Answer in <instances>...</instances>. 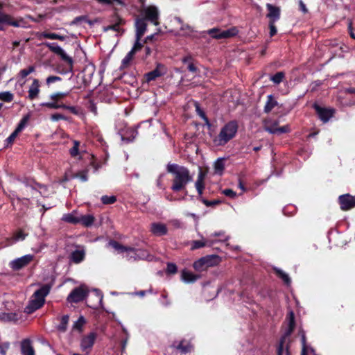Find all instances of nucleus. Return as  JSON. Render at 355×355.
I'll return each mask as SVG.
<instances>
[{"mask_svg": "<svg viewBox=\"0 0 355 355\" xmlns=\"http://www.w3.org/2000/svg\"><path fill=\"white\" fill-rule=\"evenodd\" d=\"M110 245L115 250H116L118 251H121L122 252H129V251H131V252L135 251L134 248H130V247L124 246L116 241H111L110 242Z\"/></svg>", "mask_w": 355, "mask_h": 355, "instance_id": "72a5a7b5", "label": "nucleus"}, {"mask_svg": "<svg viewBox=\"0 0 355 355\" xmlns=\"http://www.w3.org/2000/svg\"><path fill=\"white\" fill-rule=\"evenodd\" d=\"M76 213V211H73L71 213L64 214L62 220L66 223L73 225L79 224V217L74 215Z\"/></svg>", "mask_w": 355, "mask_h": 355, "instance_id": "c756f323", "label": "nucleus"}, {"mask_svg": "<svg viewBox=\"0 0 355 355\" xmlns=\"http://www.w3.org/2000/svg\"><path fill=\"white\" fill-rule=\"evenodd\" d=\"M206 241H200V240H196L192 241L191 243V250H195L199 248H202L205 246H206Z\"/></svg>", "mask_w": 355, "mask_h": 355, "instance_id": "de8ad7c7", "label": "nucleus"}, {"mask_svg": "<svg viewBox=\"0 0 355 355\" xmlns=\"http://www.w3.org/2000/svg\"><path fill=\"white\" fill-rule=\"evenodd\" d=\"M76 176L79 178L82 182H86L88 180L87 171H81L78 172Z\"/></svg>", "mask_w": 355, "mask_h": 355, "instance_id": "0e129e2a", "label": "nucleus"}, {"mask_svg": "<svg viewBox=\"0 0 355 355\" xmlns=\"http://www.w3.org/2000/svg\"><path fill=\"white\" fill-rule=\"evenodd\" d=\"M137 135V130L133 127L127 128L121 132V139L127 142L132 141Z\"/></svg>", "mask_w": 355, "mask_h": 355, "instance_id": "412c9836", "label": "nucleus"}, {"mask_svg": "<svg viewBox=\"0 0 355 355\" xmlns=\"http://www.w3.org/2000/svg\"><path fill=\"white\" fill-rule=\"evenodd\" d=\"M17 136H18V134L17 132H15V131H13L10 134V135L5 140V142H6V147L12 146Z\"/></svg>", "mask_w": 355, "mask_h": 355, "instance_id": "4d7b16f0", "label": "nucleus"}, {"mask_svg": "<svg viewBox=\"0 0 355 355\" xmlns=\"http://www.w3.org/2000/svg\"><path fill=\"white\" fill-rule=\"evenodd\" d=\"M140 40H137L136 38L135 43L132 49L130 50L131 51H133V53L135 54L144 47L143 44L140 42Z\"/></svg>", "mask_w": 355, "mask_h": 355, "instance_id": "052dcab7", "label": "nucleus"}, {"mask_svg": "<svg viewBox=\"0 0 355 355\" xmlns=\"http://www.w3.org/2000/svg\"><path fill=\"white\" fill-rule=\"evenodd\" d=\"M44 45L46 46L50 51L58 55L60 59L67 64L69 71H73V58L69 56L60 46H59L56 43L51 42H44Z\"/></svg>", "mask_w": 355, "mask_h": 355, "instance_id": "6e6552de", "label": "nucleus"}, {"mask_svg": "<svg viewBox=\"0 0 355 355\" xmlns=\"http://www.w3.org/2000/svg\"><path fill=\"white\" fill-rule=\"evenodd\" d=\"M17 314L15 313H1L0 321L2 322H12L17 321Z\"/></svg>", "mask_w": 355, "mask_h": 355, "instance_id": "e433bc0d", "label": "nucleus"}, {"mask_svg": "<svg viewBox=\"0 0 355 355\" xmlns=\"http://www.w3.org/2000/svg\"><path fill=\"white\" fill-rule=\"evenodd\" d=\"M95 220V218L92 215H82L79 217V223L83 225L84 227H90L93 225Z\"/></svg>", "mask_w": 355, "mask_h": 355, "instance_id": "7c9ffc66", "label": "nucleus"}, {"mask_svg": "<svg viewBox=\"0 0 355 355\" xmlns=\"http://www.w3.org/2000/svg\"><path fill=\"white\" fill-rule=\"evenodd\" d=\"M352 25H353L352 21L351 20H349L348 24H347L348 32H349L350 37L352 39L355 40V33L353 31V26Z\"/></svg>", "mask_w": 355, "mask_h": 355, "instance_id": "338daca9", "label": "nucleus"}, {"mask_svg": "<svg viewBox=\"0 0 355 355\" xmlns=\"http://www.w3.org/2000/svg\"><path fill=\"white\" fill-rule=\"evenodd\" d=\"M222 193L230 198H234L236 196V193L231 189L223 190Z\"/></svg>", "mask_w": 355, "mask_h": 355, "instance_id": "e2e57ef3", "label": "nucleus"}, {"mask_svg": "<svg viewBox=\"0 0 355 355\" xmlns=\"http://www.w3.org/2000/svg\"><path fill=\"white\" fill-rule=\"evenodd\" d=\"M171 347L176 349L181 354H186L192 352L193 346L189 340L185 339L182 340L178 344L174 342L171 345Z\"/></svg>", "mask_w": 355, "mask_h": 355, "instance_id": "a211bd4d", "label": "nucleus"}, {"mask_svg": "<svg viewBox=\"0 0 355 355\" xmlns=\"http://www.w3.org/2000/svg\"><path fill=\"white\" fill-rule=\"evenodd\" d=\"M278 105L273 95L270 94L267 96V101L263 108V112L266 114L270 113L272 110Z\"/></svg>", "mask_w": 355, "mask_h": 355, "instance_id": "bb28decb", "label": "nucleus"}, {"mask_svg": "<svg viewBox=\"0 0 355 355\" xmlns=\"http://www.w3.org/2000/svg\"><path fill=\"white\" fill-rule=\"evenodd\" d=\"M14 99V94L10 92H0V101L10 103Z\"/></svg>", "mask_w": 355, "mask_h": 355, "instance_id": "ea45409f", "label": "nucleus"}, {"mask_svg": "<svg viewBox=\"0 0 355 355\" xmlns=\"http://www.w3.org/2000/svg\"><path fill=\"white\" fill-rule=\"evenodd\" d=\"M69 94V92H55L50 96V98L53 101H59L60 100L65 98Z\"/></svg>", "mask_w": 355, "mask_h": 355, "instance_id": "8fccbe9b", "label": "nucleus"}, {"mask_svg": "<svg viewBox=\"0 0 355 355\" xmlns=\"http://www.w3.org/2000/svg\"><path fill=\"white\" fill-rule=\"evenodd\" d=\"M119 19H124L122 18L118 13L116 8H114V13L111 15L110 19V24H116L118 21H119Z\"/></svg>", "mask_w": 355, "mask_h": 355, "instance_id": "6e6d98bb", "label": "nucleus"}, {"mask_svg": "<svg viewBox=\"0 0 355 355\" xmlns=\"http://www.w3.org/2000/svg\"><path fill=\"white\" fill-rule=\"evenodd\" d=\"M275 22L276 21H268V27L270 29V37L275 36L277 33V28L275 26Z\"/></svg>", "mask_w": 355, "mask_h": 355, "instance_id": "13d9d810", "label": "nucleus"}, {"mask_svg": "<svg viewBox=\"0 0 355 355\" xmlns=\"http://www.w3.org/2000/svg\"><path fill=\"white\" fill-rule=\"evenodd\" d=\"M166 171L173 175L171 190L175 193L184 192L187 196V186L193 181V176L188 168L177 164H168Z\"/></svg>", "mask_w": 355, "mask_h": 355, "instance_id": "f257e3e1", "label": "nucleus"}, {"mask_svg": "<svg viewBox=\"0 0 355 355\" xmlns=\"http://www.w3.org/2000/svg\"><path fill=\"white\" fill-rule=\"evenodd\" d=\"M194 107H195L196 112L197 114L205 121V123L206 125H207L208 127H210L211 126L210 121H209L208 117L207 116L205 111L200 107L199 103L197 101H195Z\"/></svg>", "mask_w": 355, "mask_h": 355, "instance_id": "cd10ccee", "label": "nucleus"}, {"mask_svg": "<svg viewBox=\"0 0 355 355\" xmlns=\"http://www.w3.org/2000/svg\"><path fill=\"white\" fill-rule=\"evenodd\" d=\"M86 321L83 316H80L78 319L74 322L73 325V328L77 329L78 331H82V328L83 325L85 324Z\"/></svg>", "mask_w": 355, "mask_h": 355, "instance_id": "3c124183", "label": "nucleus"}, {"mask_svg": "<svg viewBox=\"0 0 355 355\" xmlns=\"http://www.w3.org/2000/svg\"><path fill=\"white\" fill-rule=\"evenodd\" d=\"M264 130L272 135H280L290 132L289 125L279 127V121L271 118L265 119L263 121Z\"/></svg>", "mask_w": 355, "mask_h": 355, "instance_id": "0eeeda50", "label": "nucleus"}, {"mask_svg": "<svg viewBox=\"0 0 355 355\" xmlns=\"http://www.w3.org/2000/svg\"><path fill=\"white\" fill-rule=\"evenodd\" d=\"M62 78L60 76H50L46 80V83L48 86L51 84L54 83L58 81H61Z\"/></svg>", "mask_w": 355, "mask_h": 355, "instance_id": "bf43d9fd", "label": "nucleus"}, {"mask_svg": "<svg viewBox=\"0 0 355 355\" xmlns=\"http://www.w3.org/2000/svg\"><path fill=\"white\" fill-rule=\"evenodd\" d=\"M275 274L279 278H281L286 284L288 285L291 284V281L289 276L286 273H285L284 271H282V270L275 269Z\"/></svg>", "mask_w": 355, "mask_h": 355, "instance_id": "c03bdc74", "label": "nucleus"}, {"mask_svg": "<svg viewBox=\"0 0 355 355\" xmlns=\"http://www.w3.org/2000/svg\"><path fill=\"white\" fill-rule=\"evenodd\" d=\"M116 201V197L115 196H103L101 197V202L104 205H111Z\"/></svg>", "mask_w": 355, "mask_h": 355, "instance_id": "603ef678", "label": "nucleus"}, {"mask_svg": "<svg viewBox=\"0 0 355 355\" xmlns=\"http://www.w3.org/2000/svg\"><path fill=\"white\" fill-rule=\"evenodd\" d=\"M139 15L141 18L146 21H149L155 26L159 24V11L155 6H143L139 10Z\"/></svg>", "mask_w": 355, "mask_h": 355, "instance_id": "39448f33", "label": "nucleus"}, {"mask_svg": "<svg viewBox=\"0 0 355 355\" xmlns=\"http://www.w3.org/2000/svg\"><path fill=\"white\" fill-rule=\"evenodd\" d=\"M21 182L27 187H31L33 190H36V181L33 178L24 177L21 179Z\"/></svg>", "mask_w": 355, "mask_h": 355, "instance_id": "79ce46f5", "label": "nucleus"}, {"mask_svg": "<svg viewBox=\"0 0 355 355\" xmlns=\"http://www.w3.org/2000/svg\"><path fill=\"white\" fill-rule=\"evenodd\" d=\"M69 317L68 315H64L60 319V323L58 326V330L61 332H65L67 329Z\"/></svg>", "mask_w": 355, "mask_h": 355, "instance_id": "4c0bfd02", "label": "nucleus"}, {"mask_svg": "<svg viewBox=\"0 0 355 355\" xmlns=\"http://www.w3.org/2000/svg\"><path fill=\"white\" fill-rule=\"evenodd\" d=\"M5 3L0 1V31H5V26L19 27V23L11 15L3 11Z\"/></svg>", "mask_w": 355, "mask_h": 355, "instance_id": "9d476101", "label": "nucleus"}, {"mask_svg": "<svg viewBox=\"0 0 355 355\" xmlns=\"http://www.w3.org/2000/svg\"><path fill=\"white\" fill-rule=\"evenodd\" d=\"M51 119L53 121H58L60 120H65L66 117L62 114L55 113L51 116Z\"/></svg>", "mask_w": 355, "mask_h": 355, "instance_id": "69168bd1", "label": "nucleus"}, {"mask_svg": "<svg viewBox=\"0 0 355 355\" xmlns=\"http://www.w3.org/2000/svg\"><path fill=\"white\" fill-rule=\"evenodd\" d=\"M35 67L31 65V66H29L28 68L26 69H21L20 71H19V76H21V78H25L26 76H28L30 73H33V71H35Z\"/></svg>", "mask_w": 355, "mask_h": 355, "instance_id": "864d4df0", "label": "nucleus"}, {"mask_svg": "<svg viewBox=\"0 0 355 355\" xmlns=\"http://www.w3.org/2000/svg\"><path fill=\"white\" fill-rule=\"evenodd\" d=\"M136 38L141 40L145 34L147 29V23L145 19L140 16H137L135 19Z\"/></svg>", "mask_w": 355, "mask_h": 355, "instance_id": "6ab92c4d", "label": "nucleus"}, {"mask_svg": "<svg viewBox=\"0 0 355 355\" xmlns=\"http://www.w3.org/2000/svg\"><path fill=\"white\" fill-rule=\"evenodd\" d=\"M81 21L87 22L89 25L93 24V22L92 21H90L89 19H88L87 16H86V15H81V16L75 17L72 21V24L78 25V24H80Z\"/></svg>", "mask_w": 355, "mask_h": 355, "instance_id": "09e8293b", "label": "nucleus"}, {"mask_svg": "<svg viewBox=\"0 0 355 355\" xmlns=\"http://www.w3.org/2000/svg\"><path fill=\"white\" fill-rule=\"evenodd\" d=\"M266 8L268 10L266 17L268 18V21L277 22L281 16L280 8L271 3H266Z\"/></svg>", "mask_w": 355, "mask_h": 355, "instance_id": "f3484780", "label": "nucleus"}, {"mask_svg": "<svg viewBox=\"0 0 355 355\" xmlns=\"http://www.w3.org/2000/svg\"><path fill=\"white\" fill-rule=\"evenodd\" d=\"M239 33L236 27H232L227 30H221L218 28H213L207 31V34L214 39H227L236 36Z\"/></svg>", "mask_w": 355, "mask_h": 355, "instance_id": "1a4fd4ad", "label": "nucleus"}, {"mask_svg": "<svg viewBox=\"0 0 355 355\" xmlns=\"http://www.w3.org/2000/svg\"><path fill=\"white\" fill-rule=\"evenodd\" d=\"M338 203L343 211H347L355 207V196L349 193L343 194L338 197Z\"/></svg>", "mask_w": 355, "mask_h": 355, "instance_id": "2eb2a0df", "label": "nucleus"}, {"mask_svg": "<svg viewBox=\"0 0 355 355\" xmlns=\"http://www.w3.org/2000/svg\"><path fill=\"white\" fill-rule=\"evenodd\" d=\"M135 55V53H134L133 51H130L125 56V58L122 60L120 69H123L125 68L128 67Z\"/></svg>", "mask_w": 355, "mask_h": 355, "instance_id": "c9c22d12", "label": "nucleus"}, {"mask_svg": "<svg viewBox=\"0 0 355 355\" xmlns=\"http://www.w3.org/2000/svg\"><path fill=\"white\" fill-rule=\"evenodd\" d=\"M239 129V124L236 120H232L225 123L219 134L213 139L216 146H223L235 137Z\"/></svg>", "mask_w": 355, "mask_h": 355, "instance_id": "f03ea898", "label": "nucleus"}, {"mask_svg": "<svg viewBox=\"0 0 355 355\" xmlns=\"http://www.w3.org/2000/svg\"><path fill=\"white\" fill-rule=\"evenodd\" d=\"M287 320L288 321V329L279 339L277 347V355H283V353L285 351L284 348L286 340L295 328V314L293 311H290L288 313Z\"/></svg>", "mask_w": 355, "mask_h": 355, "instance_id": "20e7f679", "label": "nucleus"}, {"mask_svg": "<svg viewBox=\"0 0 355 355\" xmlns=\"http://www.w3.org/2000/svg\"><path fill=\"white\" fill-rule=\"evenodd\" d=\"M41 106L45 107L49 109H60L63 108V103H59L58 101L42 103Z\"/></svg>", "mask_w": 355, "mask_h": 355, "instance_id": "a18cd8bd", "label": "nucleus"}, {"mask_svg": "<svg viewBox=\"0 0 355 355\" xmlns=\"http://www.w3.org/2000/svg\"><path fill=\"white\" fill-rule=\"evenodd\" d=\"M166 72V67L163 64L157 63L156 67L151 71H149L144 75L145 82L149 83L150 82L156 80L164 76Z\"/></svg>", "mask_w": 355, "mask_h": 355, "instance_id": "4468645a", "label": "nucleus"}, {"mask_svg": "<svg viewBox=\"0 0 355 355\" xmlns=\"http://www.w3.org/2000/svg\"><path fill=\"white\" fill-rule=\"evenodd\" d=\"M63 106L64 107L62 109L67 110L70 111V112H71L73 114H78V110L76 107L67 105L64 103H63Z\"/></svg>", "mask_w": 355, "mask_h": 355, "instance_id": "774afa93", "label": "nucleus"}, {"mask_svg": "<svg viewBox=\"0 0 355 355\" xmlns=\"http://www.w3.org/2000/svg\"><path fill=\"white\" fill-rule=\"evenodd\" d=\"M205 173H204L202 169L200 168V171H199V173H198V179L196 182V184H195V186H196V190L198 191V196H199V198H200L203 193V190L205 189V182H204V180H205Z\"/></svg>", "mask_w": 355, "mask_h": 355, "instance_id": "393cba45", "label": "nucleus"}, {"mask_svg": "<svg viewBox=\"0 0 355 355\" xmlns=\"http://www.w3.org/2000/svg\"><path fill=\"white\" fill-rule=\"evenodd\" d=\"M40 39L42 37L50 40H58L60 41H64L66 39L65 35H60L55 33H49L46 31L42 32L40 35Z\"/></svg>", "mask_w": 355, "mask_h": 355, "instance_id": "c85d7f7f", "label": "nucleus"}, {"mask_svg": "<svg viewBox=\"0 0 355 355\" xmlns=\"http://www.w3.org/2000/svg\"><path fill=\"white\" fill-rule=\"evenodd\" d=\"M285 77V73L283 71L277 72L275 75L270 77V80L275 84L281 83Z\"/></svg>", "mask_w": 355, "mask_h": 355, "instance_id": "37998d69", "label": "nucleus"}, {"mask_svg": "<svg viewBox=\"0 0 355 355\" xmlns=\"http://www.w3.org/2000/svg\"><path fill=\"white\" fill-rule=\"evenodd\" d=\"M151 232L155 236H164L168 232L166 225L163 223H154L151 225Z\"/></svg>", "mask_w": 355, "mask_h": 355, "instance_id": "b1692460", "label": "nucleus"}, {"mask_svg": "<svg viewBox=\"0 0 355 355\" xmlns=\"http://www.w3.org/2000/svg\"><path fill=\"white\" fill-rule=\"evenodd\" d=\"M51 288V286L46 284L35 291L33 295V299L26 306L25 311L27 313H32L43 306L45 302V297L50 293Z\"/></svg>", "mask_w": 355, "mask_h": 355, "instance_id": "7ed1b4c3", "label": "nucleus"}, {"mask_svg": "<svg viewBox=\"0 0 355 355\" xmlns=\"http://www.w3.org/2000/svg\"><path fill=\"white\" fill-rule=\"evenodd\" d=\"M96 337L97 334L95 332H90L88 335L83 336L80 341L82 351L88 354L93 347Z\"/></svg>", "mask_w": 355, "mask_h": 355, "instance_id": "dca6fc26", "label": "nucleus"}, {"mask_svg": "<svg viewBox=\"0 0 355 355\" xmlns=\"http://www.w3.org/2000/svg\"><path fill=\"white\" fill-rule=\"evenodd\" d=\"M73 147L69 150V154L72 157H76L79 155L80 142L78 140H73Z\"/></svg>", "mask_w": 355, "mask_h": 355, "instance_id": "a19ab883", "label": "nucleus"}, {"mask_svg": "<svg viewBox=\"0 0 355 355\" xmlns=\"http://www.w3.org/2000/svg\"><path fill=\"white\" fill-rule=\"evenodd\" d=\"M199 200L207 207H214L221 204V200L216 199L214 200H208L202 197L199 198Z\"/></svg>", "mask_w": 355, "mask_h": 355, "instance_id": "49530a36", "label": "nucleus"}, {"mask_svg": "<svg viewBox=\"0 0 355 355\" xmlns=\"http://www.w3.org/2000/svg\"><path fill=\"white\" fill-rule=\"evenodd\" d=\"M33 254H26L19 258L15 259L9 263L10 267L15 271L20 270L28 266L34 259Z\"/></svg>", "mask_w": 355, "mask_h": 355, "instance_id": "9b49d317", "label": "nucleus"}, {"mask_svg": "<svg viewBox=\"0 0 355 355\" xmlns=\"http://www.w3.org/2000/svg\"><path fill=\"white\" fill-rule=\"evenodd\" d=\"M315 110L318 118L323 122L327 123L329 120L333 117L335 110L333 108L322 107L319 105L317 103H314L312 105Z\"/></svg>", "mask_w": 355, "mask_h": 355, "instance_id": "ddd939ff", "label": "nucleus"}, {"mask_svg": "<svg viewBox=\"0 0 355 355\" xmlns=\"http://www.w3.org/2000/svg\"><path fill=\"white\" fill-rule=\"evenodd\" d=\"M85 252L83 250H76L71 254V259L75 263H79L85 259Z\"/></svg>", "mask_w": 355, "mask_h": 355, "instance_id": "473e14b6", "label": "nucleus"}, {"mask_svg": "<svg viewBox=\"0 0 355 355\" xmlns=\"http://www.w3.org/2000/svg\"><path fill=\"white\" fill-rule=\"evenodd\" d=\"M126 23L125 19H119V21L116 24H110L107 26L103 27L104 32H107L108 31H114L121 35L123 34L125 30L122 28L121 26H124Z\"/></svg>", "mask_w": 355, "mask_h": 355, "instance_id": "4be33fe9", "label": "nucleus"}, {"mask_svg": "<svg viewBox=\"0 0 355 355\" xmlns=\"http://www.w3.org/2000/svg\"><path fill=\"white\" fill-rule=\"evenodd\" d=\"M221 259L218 255H207L196 261L193 267L197 271H202L209 267L218 265Z\"/></svg>", "mask_w": 355, "mask_h": 355, "instance_id": "423d86ee", "label": "nucleus"}, {"mask_svg": "<svg viewBox=\"0 0 355 355\" xmlns=\"http://www.w3.org/2000/svg\"><path fill=\"white\" fill-rule=\"evenodd\" d=\"M199 277V275H195L193 272L187 271L186 270H183L182 271L181 279L186 283H193Z\"/></svg>", "mask_w": 355, "mask_h": 355, "instance_id": "a878e982", "label": "nucleus"}, {"mask_svg": "<svg viewBox=\"0 0 355 355\" xmlns=\"http://www.w3.org/2000/svg\"><path fill=\"white\" fill-rule=\"evenodd\" d=\"M166 272L169 275L175 274L178 272V267L176 264L171 262L168 263Z\"/></svg>", "mask_w": 355, "mask_h": 355, "instance_id": "5fc2aeb1", "label": "nucleus"}, {"mask_svg": "<svg viewBox=\"0 0 355 355\" xmlns=\"http://www.w3.org/2000/svg\"><path fill=\"white\" fill-rule=\"evenodd\" d=\"M28 119H29V116L28 115L24 116L20 120V121L17 124V127H16V128H15V130L14 131L19 135L24 129V128L26 127V124L28 123Z\"/></svg>", "mask_w": 355, "mask_h": 355, "instance_id": "58836bf2", "label": "nucleus"}, {"mask_svg": "<svg viewBox=\"0 0 355 355\" xmlns=\"http://www.w3.org/2000/svg\"><path fill=\"white\" fill-rule=\"evenodd\" d=\"M27 236L28 234L25 233L21 229H19L13 233L10 239L12 243H16L19 241H24Z\"/></svg>", "mask_w": 355, "mask_h": 355, "instance_id": "f704fd0d", "label": "nucleus"}, {"mask_svg": "<svg viewBox=\"0 0 355 355\" xmlns=\"http://www.w3.org/2000/svg\"><path fill=\"white\" fill-rule=\"evenodd\" d=\"M88 295V291L80 286L73 289L67 297L70 303H78L83 301Z\"/></svg>", "mask_w": 355, "mask_h": 355, "instance_id": "f8f14e48", "label": "nucleus"}, {"mask_svg": "<svg viewBox=\"0 0 355 355\" xmlns=\"http://www.w3.org/2000/svg\"><path fill=\"white\" fill-rule=\"evenodd\" d=\"M40 81L38 79H33V83L29 87V89L28 91V98L33 101L35 98H37L39 96L40 89Z\"/></svg>", "mask_w": 355, "mask_h": 355, "instance_id": "aec40b11", "label": "nucleus"}, {"mask_svg": "<svg viewBox=\"0 0 355 355\" xmlns=\"http://www.w3.org/2000/svg\"><path fill=\"white\" fill-rule=\"evenodd\" d=\"M214 169L215 173L222 175L225 169V158H218L214 164Z\"/></svg>", "mask_w": 355, "mask_h": 355, "instance_id": "2f4dec72", "label": "nucleus"}, {"mask_svg": "<svg viewBox=\"0 0 355 355\" xmlns=\"http://www.w3.org/2000/svg\"><path fill=\"white\" fill-rule=\"evenodd\" d=\"M21 352L22 355H35V350L30 339L26 338L21 342Z\"/></svg>", "mask_w": 355, "mask_h": 355, "instance_id": "5701e85b", "label": "nucleus"}, {"mask_svg": "<svg viewBox=\"0 0 355 355\" xmlns=\"http://www.w3.org/2000/svg\"><path fill=\"white\" fill-rule=\"evenodd\" d=\"M10 347V343L8 342L0 343V354L1 355H6L7 350Z\"/></svg>", "mask_w": 355, "mask_h": 355, "instance_id": "680f3d73", "label": "nucleus"}]
</instances>
